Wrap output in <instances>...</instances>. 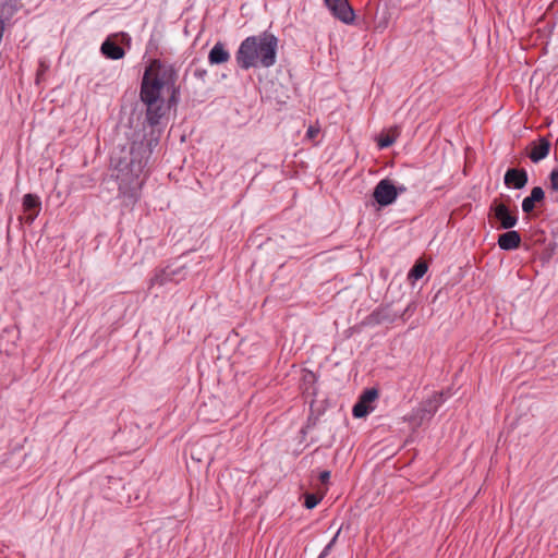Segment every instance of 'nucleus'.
Listing matches in <instances>:
<instances>
[{
	"instance_id": "obj_10",
	"label": "nucleus",
	"mask_w": 558,
	"mask_h": 558,
	"mask_svg": "<svg viewBox=\"0 0 558 558\" xmlns=\"http://www.w3.org/2000/svg\"><path fill=\"white\" fill-rule=\"evenodd\" d=\"M549 150L550 142L545 137H541L537 142H532L529 158L533 162H539L548 156Z\"/></svg>"
},
{
	"instance_id": "obj_19",
	"label": "nucleus",
	"mask_w": 558,
	"mask_h": 558,
	"mask_svg": "<svg viewBox=\"0 0 558 558\" xmlns=\"http://www.w3.org/2000/svg\"><path fill=\"white\" fill-rule=\"evenodd\" d=\"M369 411L371 408L366 403L359 400V402L353 407L352 413L354 417H364L368 414Z\"/></svg>"
},
{
	"instance_id": "obj_15",
	"label": "nucleus",
	"mask_w": 558,
	"mask_h": 558,
	"mask_svg": "<svg viewBox=\"0 0 558 558\" xmlns=\"http://www.w3.org/2000/svg\"><path fill=\"white\" fill-rule=\"evenodd\" d=\"M101 53L112 60H119L124 57V49L119 46L117 43L106 39L100 47Z\"/></svg>"
},
{
	"instance_id": "obj_18",
	"label": "nucleus",
	"mask_w": 558,
	"mask_h": 558,
	"mask_svg": "<svg viewBox=\"0 0 558 558\" xmlns=\"http://www.w3.org/2000/svg\"><path fill=\"white\" fill-rule=\"evenodd\" d=\"M427 271V265L425 263H416L410 270L409 277L414 279L422 278Z\"/></svg>"
},
{
	"instance_id": "obj_17",
	"label": "nucleus",
	"mask_w": 558,
	"mask_h": 558,
	"mask_svg": "<svg viewBox=\"0 0 558 558\" xmlns=\"http://www.w3.org/2000/svg\"><path fill=\"white\" fill-rule=\"evenodd\" d=\"M326 492H327V488H324L323 490L318 489V492L316 494H310V493L305 494L304 506L307 509L315 508L318 505V502L323 499V496Z\"/></svg>"
},
{
	"instance_id": "obj_1",
	"label": "nucleus",
	"mask_w": 558,
	"mask_h": 558,
	"mask_svg": "<svg viewBox=\"0 0 558 558\" xmlns=\"http://www.w3.org/2000/svg\"><path fill=\"white\" fill-rule=\"evenodd\" d=\"M159 136L160 132L153 129L142 141L133 142L129 160L119 159L116 162L114 158L111 159V162L114 163L119 195L126 206L134 205L140 197L144 183L142 174L154 148L159 144Z\"/></svg>"
},
{
	"instance_id": "obj_26",
	"label": "nucleus",
	"mask_w": 558,
	"mask_h": 558,
	"mask_svg": "<svg viewBox=\"0 0 558 558\" xmlns=\"http://www.w3.org/2000/svg\"><path fill=\"white\" fill-rule=\"evenodd\" d=\"M397 190H398V194H399V193L405 192L407 187L405 186H399V187H397Z\"/></svg>"
},
{
	"instance_id": "obj_3",
	"label": "nucleus",
	"mask_w": 558,
	"mask_h": 558,
	"mask_svg": "<svg viewBox=\"0 0 558 558\" xmlns=\"http://www.w3.org/2000/svg\"><path fill=\"white\" fill-rule=\"evenodd\" d=\"M163 81L154 72L153 66L145 70L141 84V100L146 105L161 100Z\"/></svg>"
},
{
	"instance_id": "obj_6",
	"label": "nucleus",
	"mask_w": 558,
	"mask_h": 558,
	"mask_svg": "<svg viewBox=\"0 0 558 558\" xmlns=\"http://www.w3.org/2000/svg\"><path fill=\"white\" fill-rule=\"evenodd\" d=\"M489 210L490 213H493L494 217L500 222L499 229L509 230L518 223L517 216L510 213L508 206L499 202L498 199H494L489 207Z\"/></svg>"
},
{
	"instance_id": "obj_4",
	"label": "nucleus",
	"mask_w": 558,
	"mask_h": 558,
	"mask_svg": "<svg viewBox=\"0 0 558 558\" xmlns=\"http://www.w3.org/2000/svg\"><path fill=\"white\" fill-rule=\"evenodd\" d=\"M442 403V393L434 392L430 398L424 401L417 412L411 418L415 425H420L425 420H430Z\"/></svg>"
},
{
	"instance_id": "obj_20",
	"label": "nucleus",
	"mask_w": 558,
	"mask_h": 558,
	"mask_svg": "<svg viewBox=\"0 0 558 558\" xmlns=\"http://www.w3.org/2000/svg\"><path fill=\"white\" fill-rule=\"evenodd\" d=\"M378 398V391L374 388L366 389L360 397V400L368 405Z\"/></svg>"
},
{
	"instance_id": "obj_14",
	"label": "nucleus",
	"mask_w": 558,
	"mask_h": 558,
	"mask_svg": "<svg viewBox=\"0 0 558 558\" xmlns=\"http://www.w3.org/2000/svg\"><path fill=\"white\" fill-rule=\"evenodd\" d=\"M230 59L229 51L225 48L222 43H216L210 49L208 54V61L210 64H222Z\"/></svg>"
},
{
	"instance_id": "obj_7",
	"label": "nucleus",
	"mask_w": 558,
	"mask_h": 558,
	"mask_svg": "<svg viewBox=\"0 0 558 558\" xmlns=\"http://www.w3.org/2000/svg\"><path fill=\"white\" fill-rule=\"evenodd\" d=\"M332 15L345 24L354 21L355 14L348 0H324Z\"/></svg>"
},
{
	"instance_id": "obj_12",
	"label": "nucleus",
	"mask_w": 558,
	"mask_h": 558,
	"mask_svg": "<svg viewBox=\"0 0 558 558\" xmlns=\"http://www.w3.org/2000/svg\"><path fill=\"white\" fill-rule=\"evenodd\" d=\"M521 235L518 231L508 230L498 236V245L501 250L512 251L520 246Z\"/></svg>"
},
{
	"instance_id": "obj_11",
	"label": "nucleus",
	"mask_w": 558,
	"mask_h": 558,
	"mask_svg": "<svg viewBox=\"0 0 558 558\" xmlns=\"http://www.w3.org/2000/svg\"><path fill=\"white\" fill-rule=\"evenodd\" d=\"M146 120L148 124L154 128L159 124L160 119L166 112L163 99L156 102L146 104Z\"/></svg>"
},
{
	"instance_id": "obj_13",
	"label": "nucleus",
	"mask_w": 558,
	"mask_h": 558,
	"mask_svg": "<svg viewBox=\"0 0 558 558\" xmlns=\"http://www.w3.org/2000/svg\"><path fill=\"white\" fill-rule=\"evenodd\" d=\"M40 199L35 194H25L23 197V209L26 213H29L27 216V221L32 223L34 219L37 217L39 210H40Z\"/></svg>"
},
{
	"instance_id": "obj_9",
	"label": "nucleus",
	"mask_w": 558,
	"mask_h": 558,
	"mask_svg": "<svg viewBox=\"0 0 558 558\" xmlns=\"http://www.w3.org/2000/svg\"><path fill=\"white\" fill-rule=\"evenodd\" d=\"M527 172L524 169L510 168L505 173V184L517 190L523 189L527 183Z\"/></svg>"
},
{
	"instance_id": "obj_5",
	"label": "nucleus",
	"mask_w": 558,
	"mask_h": 558,
	"mask_svg": "<svg viewBox=\"0 0 558 558\" xmlns=\"http://www.w3.org/2000/svg\"><path fill=\"white\" fill-rule=\"evenodd\" d=\"M398 196V190L388 179L380 180L374 189L373 197L380 206L392 204Z\"/></svg>"
},
{
	"instance_id": "obj_22",
	"label": "nucleus",
	"mask_w": 558,
	"mask_h": 558,
	"mask_svg": "<svg viewBox=\"0 0 558 558\" xmlns=\"http://www.w3.org/2000/svg\"><path fill=\"white\" fill-rule=\"evenodd\" d=\"M393 142H395L393 137L386 135V136L379 138L378 146L380 148H386V147L391 146L393 144Z\"/></svg>"
},
{
	"instance_id": "obj_23",
	"label": "nucleus",
	"mask_w": 558,
	"mask_h": 558,
	"mask_svg": "<svg viewBox=\"0 0 558 558\" xmlns=\"http://www.w3.org/2000/svg\"><path fill=\"white\" fill-rule=\"evenodd\" d=\"M318 478L322 483V485H324V488H327V485L329 483V480H330V471H323L319 473L318 475Z\"/></svg>"
},
{
	"instance_id": "obj_8",
	"label": "nucleus",
	"mask_w": 558,
	"mask_h": 558,
	"mask_svg": "<svg viewBox=\"0 0 558 558\" xmlns=\"http://www.w3.org/2000/svg\"><path fill=\"white\" fill-rule=\"evenodd\" d=\"M182 271L181 267L173 268L172 266H168L165 269H161L155 274V276L150 279L149 289L154 287H162L166 283L173 281H180L181 277L179 276Z\"/></svg>"
},
{
	"instance_id": "obj_2",
	"label": "nucleus",
	"mask_w": 558,
	"mask_h": 558,
	"mask_svg": "<svg viewBox=\"0 0 558 558\" xmlns=\"http://www.w3.org/2000/svg\"><path fill=\"white\" fill-rule=\"evenodd\" d=\"M278 38L269 33L246 37L235 52V61L242 70L270 68L276 63Z\"/></svg>"
},
{
	"instance_id": "obj_16",
	"label": "nucleus",
	"mask_w": 558,
	"mask_h": 558,
	"mask_svg": "<svg viewBox=\"0 0 558 558\" xmlns=\"http://www.w3.org/2000/svg\"><path fill=\"white\" fill-rule=\"evenodd\" d=\"M545 197V192L541 186H535L531 191V195L525 197L522 202V210L530 214L534 210L535 204L542 202Z\"/></svg>"
},
{
	"instance_id": "obj_24",
	"label": "nucleus",
	"mask_w": 558,
	"mask_h": 558,
	"mask_svg": "<svg viewBox=\"0 0 558 558\" xmlns=\"http://www.w3.org/2000/svg\"><path fill=\"white\" fill-rule=\"evenodd\" d=\"M48 70V64L45 61L39 62V69L37 71V81H39L40 76Z\"/></svg>"
},
{
	"instance_id": "obj_25",
	"label": "nucleus",
	"mask_w": 558,
	"mask_h": 558,
	"mask_svg": "<svg viewBox=\"0 0 558 558\" xmlns=\"http://www.w3.org/2000/svg\"><path fill=\"white\" fill-rule=\"evenodd\" d=\"M319 130L318 129H315L313 126H310L308 130H307V136L310 138H314L316 137V135L318 134Z\"/></svg>"
},
{
	"instance_id": "obj_21",
	"label": "nucleus",
	"mask_w": 558,
	"mask_h": 558,
	"mask_svg": "<svg viewBox=\"0 0 558 558\" xmlns=\"http://www.w3.org/2000/svg\"><path fill=\"white\" fill-rule=\"evenodd\" d=\"M340 534V529L337 531L336 535L332 537V539L326 545V547L324 548V550L320 553L319 557L318 558H325L329 551L331 550V548L333 547L338 536Z\"/></svg>"
}]
</instances>
